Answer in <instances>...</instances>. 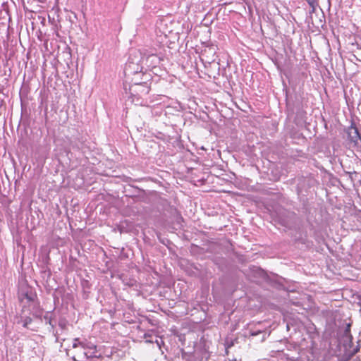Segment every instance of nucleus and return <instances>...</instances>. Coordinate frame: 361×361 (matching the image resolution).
I'll use <instances>...</instances> for the list:
<instances>
[{
  "instance_id": "1",
  "label": "nucleus",
  "mask_w": 361,
  "mask_h": 361,
  "mask_svg": "<svg viewBox=\"0 0 361 361\" xmlns=\"http://www.w3.org/2000/svg\"><path fill=\"white\" fill-rule=\"evenodd\" d=\"M80 347L87 351L85 352V355L87 357H94L97 356V346L90 343L80 342Z\"/></svg>"
},
{
  "instance_id": "2",
  "label": "nucleus",
  "mask_w": 361,
  "mask_h": 361,
  "mask_svg": "<svg viewBox=\"0 0 361 361\" xmlns=\"http://www.w3.org/2000/svg\"><path fill=\"white\" fill-rule=\"evenodd\" d=\"M347 133L350 141L355 143V145L357 144L358 140H361V135L359 133L358 129L355 126H351L349 127L348 128Z\"/></svg>"
},
{
  "instance_id": "3",
  "label": "nucleus",
  "mask_w": 361,
  "mask_h": 361,
  "mask_svg": "<svg viewBox=\"0 0 361 361\" xmlns=\"http://www.w3.org/2000/svg\"><path fill=\"white\" fill-rule=\"evenodd\" d=\"M19 298L21 301H23L24 299H26L29 302L34 300V295L28 292L21 293Z\"/></svg>"
},
{
  "instance_id": "4",
  "label": "nucleus",
  "mask_w": 361,
  "mask_h": 361,
  "mask_svg": "<svg viewBox=\"0 0 361 361\" xmlns=\"http://www.w3.org/2000/svg\"><path fill=\"white\" fill-rule=\"evenodd\" d=\"M32 322V319L30 317H27L25 319L24 322H23V327L25 328H27L28 327V325Z\"/></svg>"
},
{
  "instance_id": "5",
  "label": "nucleus",
  "mask_w": 361,
  "mask_h": 361,
  "mask_svg": "<svg viewBox=\"0 0 361 361\" xmlns=\"http://www.w3.org/2000/svg\"><path fill=\"white\" fill-rule=\"evenodd\" d=\"M80 341H79V339H78V338L75 339L74 343H73V347L74 348H77V347H78V346H80V344H79V343H80Z\"/></svg>"
},
{
  "instance_id": "6",
  "label": "nucleus",
  "mask_w": 361,
  "mask_h": 361,
  "mask_svg": "<svg viewBox=\"0 0 361 361\" xmlns=\"http://www.w3.org/2000/svg\"><path fill=\"white\" fill-rule=\"evenodd\" d=\"M144 84H145V92L146 94H147V93H149V92L150 90V87L149 85H147V84L146 82H145Z\"/></svg>"
},
{
  "instance_id": "7",
  "label": "nucleus",
  "mask_w": 361,
  "mask_h": 361,
  "mask_svg": "<svg viewBox=\"0 0 361 361\" xmlns=\"http://www.w3.org/2000/svg\"><path fill=\"white\" fill-rule=\"evenodd\" d=\"M308 1V3L311 5V6H313L314 3V0H307Z\"/></svg>"
}]
</instances>
